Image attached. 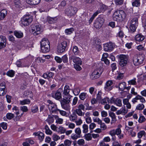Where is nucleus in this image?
<instances>
[{"mask_svg":"<svg viewBox=\"0 0 146 146\" xmlns=\"http://www.w3.org/2000/svg\"><path fill=\"white\" fill-rule=\"evenodd\" d=\"M123 102L124 105H126V107L127 108H131V106L129 102V100L127 98L123 99Z\"/></svg>","mask_w":146,"mask_h":146,"instance_id":"obj_31","label":"nucleus"},{"mask_svg":"<svg viewBox=\"0 0 146 146\" xmlns=\"http://www.w3.org/2000/svg\"><path fill=\"white\" fill-rule=\"evenodd\" d=\"M110 80H108L106 83L105 85L104 88L105 90L108 91L110 90Z\"/></svg>","mask_w":146,"mask_h":146,"instance_id":"obj_45","label":"nucleus"},{"mask_svg":"<svg viewBox=\"0 0 146 146\" xmlns=\"http://www.w3.org/2000/svg\"><path fill=\"white\" fill-rule=\"evenodd\" d=\"M31 28L32 32L35 35H37L41 33L42 27L40 25H33Z\"/></svg>","mask_w":146,"mask_h":146,"instance_id":"obj_11","label":"nucleus"},{"mask_svg":"<svg viewBox=\"0 0 146 146\" xmlns=\"http://www.w3.org/2000/svg\"><path fill=\"white\" fill-rule=\"evenodd\" d=\"M58 20L57 17H48L47 19V21L50 24H53L56 22Z\"/></svg>","mask_w":146,"mask_h":146,"instance_id":"obj_24","label":"nucleus"},{"mask_svg":"<svg viewBox=\"0 0 146 146\" xmlns=\"http://www.w3.org/2000/svg\"><path fill=\"white\" fill-rule=\"evenodd\" d=\"M122 127L121 125H119L118 126V128L116 129H113L110 131V135L111 136H115V135H119L121 132V131L120 129Z\"/></svg>","mask_w":146,"mask_h":146,"instance_id":"obj_17","label":"nucleus"},{"mask_svg":"<svg viewBox=\"0 0 146 146\" xmlns=\"http://www.w3.org/2000/svg\"><path fill=\"white\" fill-rule=\"evenodd\" d=\"M52 137L53 140L54 141H57L60 139V137L55 133L53 135Z\"/></svg>","mask_w":146,"mask_h":146,"instance_id":"obj_57","label":"nucleus"},{"mask_svg":"<svg viewBox=\"0 0 146 146\" xmlns=\"http://www.w3.org/2000/svg\"><path fill=\"white\" fill-rule=\"evenodd\" d=\"M77 143L80 146H83L85 144V141L84 139H80L78 140Z\"/></svg>","mask_w":146,"mask_h":146,"instance_id":"obj_44","label":"nucleus"},{"mask_svg":"<svg viewBox=\"0 0 146 146\" xmlns=\"http://www.w3.org/2000/svg\"><path fill=\"white\" fill-rule=\"evenodd\" d=\"M72 141L68 139L66 140L64 142V145L66 146H69L70 145Z\"/></svg>","mask_w":146,"mask_h":146,"instance_id":"obj_62","label":"nucleus"},{"mask_svg":"<svg viewBox=\"0 0 146 146\" xmlns=\"http://www.w3.org/2000/svg\"><path fill=\"white\" fill-rule=\"evenodd\" d=\"M9 1L10 2H13L14 4L16 7H19L20 6L21 3L19 0H10Z\"/></svg>","mask_w":146,"mask_h":146,"instance_id":"obj_43","label":"nucleus"},{"mask_svg":"<svg viewBox=\"0 0 146 146\" xmlns=\"http://www.w3.org/2000/svg\"><path fill=\"white\" fill-rule=\"evenodd\" d=\"M80 65L78 64H74V68L76 70L79 71L82 70V68Z\"/></svg>","mask_w":146,"mask_h":146,"instance_id":"obj_61","label":"nucleus"},{"mask_svg":"<svg viewBox=\"0 0 146 146\" xmlns=\"http://www.w3.org/2000/svg\"><path fill=\"white\" fill-rule=\"evenodd\" d=\"M14 35L18 38H20L23 37V34L21 31H15L14 32Z\"/></svg>","mask_w":146,"mask_h":146,"instance_id":"obj_35","label":"nucleus"},{"mask_svg":"<svg viewBox=\"0 0 146 146\" xmlns=\"http://www.w3.org/2000/svg\"><path fill=\"white\" fill-rule=\"evenodd\" d=\"M41 51L46 53L49 52L50 49V42L46 38L42 39L40 42Z\"/></svg>","mask_w":146,"mask_h":146,"instance_id":"obj_2","label":"nucleus"},{"mask_svg":"<svg viewBox=\"0 0 146 146\" xmlns=\"http://www.w3.org/2000/svg\"><path fill=\"white\" fill-rule=\"evenodd\" d=\"M75 133L81 137V130L79 127L76 128L74 130Z\"/></svg>","mask_w":146,"mask_h":146,"instance_id":"obj_54","label":"nucleus"},{"mask_svg":"<svg viewBox=\"0 0 146 146\" xmlns=\"http://www.w3.org/2000/svg\"><path fill=\"white\" fill-rule=\"evenodd\" d=\"M109 99L108 98H105L104 99H103L101 101V103L102 104H105L106 103V104L108 103L109 104Z\"/></svg>","mask_w":146,"mask_h":146,"instance_id":"obj_56","label":"nucleus"},{"mask_svg":"<svg viewBox=\"0 0 146 146\" xmlns=\"http://www.w3.org/2000/svg\"><path fill=\"white\" fill-rule=\"evenodd\" d=\"M61 90L60 88L56 92L53 91L51 94V96L52 97L57 100H59L62 98V95L60 90Z\"/></svg>","mask_w":146,"mask_h":146,"instance_id":"obj_14","label":"nucleus"},{"mask_svg":"<svg viewBox=\"0 0 146 146\" xmlns=\"http://www.w3.org/2000/svg\"><path fill=\"white\" fill-rule=\"evenodd\" d=\"M7 11L5 9H3L0 12V21L4 19L7 14Z\"/></svg>","mask_w":146,"mask_h":146,"instance_id":"obj_27","label":"nucleus"},{"mask_svg":"<svg viewBox=\"0 0 146 146\" xmlns=\"http://www.w3.org/2000/svg\"><path fill=\"white\" fill-rule=\"evenodd\" d=\"M20 104L22 105L29 104L31 102L30 100L28 99H24L20 101Z\"/></svg>","mask_w":146,"mask_h":146,"instance_id":"obj_38","label":"nucleus"},{"mask_svg":"<svg viewBox=\"0 0 146 146\" xmlns=\"http://www.w3.org/2000/svg\"><path fill=\"white\" fill-rule=\"evenodd\" d=\"M94 43L95 45L96 46L100 44L101 40L98 38H94Z\"/></svg>","mask_w":146,"mask_h":146,"instance_id":"obj_52","label":"nucleus"},{"mask_svg":"<svg viewBox=\"0 0 146 146\" xmlns=\"http://www.w3.org/2000/svg\"><path fill=\"white\" fill-rule=\"evenodd\" d=\"M77 118V115L74 113L72 114V115H70L69 116V118L70 120L72 121H76Z\"/></svg>","mask_w":146,"mask_h":146,"instance_id":"obj_41","label":"nucleus"},{"mask_svg":"<svg viewBox=\"0 0 146 146\" xmlns=\"http://www.w3.org/2000/svg\"><path fill=\"white\" fill-rule=\"evenodd\" d=\"M33 134L36 136H38V139L41 141H42L44 138V134L40 132H35L33 133Z\"/></svg>","mask_w":146,"mask_h":146,"instance_id":"obj_23","label":"nucleus"},{"mask_svg":"<svg viewBox=\"0 0 146 146\" xmlns=\"http://www.w3.org/2000/svg\"><path fill=\"white\" fill-rule=\"evenodd\" d=\"M104 49L105 51H108L110 50L109 45L108 43H106L103 44Z\"/></svg>","mask_w":146,"mask_h":146,"instance_id":"obj_47","label":"nucleus"},{"mask_svg":"<svg viewBox=\"0 0 146 146\" xmlns=\"http://www.w3.org/2000/svg\"><path fill=\"white\" fill-rule=\"evenodd\" d=\"M104 19L101 17H98L95 20L94 24V27L96 29L100 28L103 24Z\"/></svg>","mask_w":146,"mask_h":146,"instance_id":"obj_13","label":"nucleus"},{"mask_svg":"<svg viewBox=\"0 0 146 146\" xmlns=\"http://www.w3.org/2000/svg\"><path fill=\"white\" fill-rule=\"evenodd\" d=\"M145 118L143 115L140 116L139 119L138 121L139 123H142L145 121Z\"/></svg>","mask_w":146,"mask_h":146,"instance_id":"obj_59","label":"nucleus"},{"mask_svg":"<svg viewBox=\"0 0 146 146\" xmlns=\"http://www.w3.org/2000/svg\"><path fill=\"white\" fill-rule=\"evenodd\" d=\"M56 132L60 134L64 133L66 132V129L63 127L60 126L58 127Z\"/></svg>","mask_w":146,"mask_h":146,"instance_id":"obj_33","label":"nucleus"},{"mask_svg":"<svg viewBox=\"0 0 146 146\" xmlns=\"http://www.w3.org/2000/svg\"><path fill=\"white\" fill-rule=\"evenodd\" d=\"M41 0H26L27 2L31 5H36L38 4Z\"/></svg>","mask_w":146,"mask_h":146,"instance_id":"obj_28","label":"nucleus"},{"mask_svg":"<svg viewBox=\"0 0 146 146\" xmlns=\"http://www.w3.org/2000/svg\"><path fill=\"white\" fill-rule=\"evenodd\" d=\"M145 132L144 131H139L137 134L138 137L140 138H141L143 135H145Z\"/></svg>","mask_w":146,"mask_h":146,"instance_id":"obj_60","label":"nucleus"},{"mask_svg":"<svg viewBox=\"0 0 146 146\" xmlns=\"http://www.w3.org/2000/svg\"><path fill=\"white\" fill-rule=\"evenodd\" d=\"M77 11V9L76 7L70 6L66 9L65 13L67 16L71 17L74 15L76 13Z\"/></svg>","mask_w":146,"mask_h":146,"instance_id":"obj_5","label":"nucleus"},{"mask_svg":"<svg viewBox=\"0 0 146 146\" xmlns=\"http://www.w3.org/2000/svg\"><path fill=\"white\" fill-rule=\"evenodd\" d=\"M76 113L79 116H83L84 115V113L82 112V110L77 108L75 110Z\"/></svg>","mask_w":146,"mask_h":146,"instance_id":"obj_42","label":"nucleus"},{"mask_svg":"<svg viewBox=\"0 0 146 146\" xmlns=\"http://www.w3.org/2000/svg\"><path fill=\"white\" fill-rule=\"evenodd\" d=\"M70 58L72 60L73 62L75 64H78L80 65L82 64V61L80 58L79 57L73 55L70 57Z\"/></svg>","mask_w":146,"mask_h":146,"instance_id":"obj_19","label":"nucleus"},{"mask_svg":"<svg viewBox=\"0 0 146 146\" xmlns=\"http://www.w3.org/2000/svg\"><path fill=\"white\" fill-rule=\"evenodd\" d=\"M144 58L142 55L135 56L133 58V63L135 66H139L142 64L143 62Z\"/></svg>","mask_w":146,"mask_h":146,"instance_id":"obj_8","label":"nucleus"},{"mask_svg":"<svg viewBox=\"0 0 146 146\" xmlns=\"http://www.w3.org/2000/svg\"><path fill=\"white\" fill-rule=\"evenodd\" d=\"M70 102V99L63 98L61 102L62 107L64 110L69 111L70 109V107L69 103Z\"/></svg>","mask_w":146,"mask_h":146,"instance_id":"obj_7","label":"nucleus"},{"mask_svg":"<svg viewBox=\"0 0 146 146\" xmlns=\"http://www.w3.org/2000/svg\"><path fill=\"white\" fill-rule=\"evenodd\" d=\"M101 12V11L100 10L98 9L94 13L89 21V24H91V23L95 17L97 16L98 14L100 13Z\"/></svg>","mask_w":146,"mask_h":146,"instance_id":"obj_26","label":"nucleus"},{"mask_svg":"<svg viewBox=\"0 0 146 146\" xmlns=\"http://www.w3.org/2000/svg\"><path fill=\"white\" fill-rule=\"evenodd\" d=\"M6 74L8 76L10 77H12L14 76L15 72L13 70H11L7 72Z\"/></svg>","mask_w":146,"mask_h":146,"instance_id":"obj_51","label":"nucleus"},{"mask_svg":"<svg viewBox=\"0 0 146 146\" xmlns=\"http://www.w3.org/2000/svg\"><path fill=\"white\" fill-rule=\"evenodd\" d=\"M70 90L69 86L67 85L65 86L63 92V98L71 99L72 96L69 94Z\"/></svg>","mask_w":146,"mask_h":146,"instance_id":"obj_10","label":"nucleus"},{"mask_svg":"<svg viewBox=\"0 0 146 146\" xmlns=\"http://www.w3.org/2000/svg\"><path fill=\"white\" fill-rule=\"evenodd\" d=\"M38 110V107L37 106L35 105L31 108V111L33 113L36 112Z\"/></svg>","mask_w":146,"mask_h":146,"instance_id":"obj_63","label":"nucleus"},{"mask_svg":"<svg viewBox=\"0 0 146 146\" xmlns=\"http://www.w3.org/2000/svg\"><path fill=\"white\" fill-rule=\"evenodd\" d=\"M33 21L32 18L30 15H25L21 18L20 24L22 26H27L30 24Z\"/></svg>","mask_w":146,"mask_h":146,"instance_id":"obj_4","label":"nucleus"},{"mask_svg":"<svg viewBox=\"0 0 146 146\" xmlns=\"http://www.w3.org/2000/svg\"><path fill=\"white\" fill-rule=\"evenodd\" d=\"M35 61L38 63H43L45 61V60L42 59L41 58L38 57L35 59Z\"/></svg>","mask_w":146,"mask_h":146,"instance_id":"obj_53","label":"nucleus"},{"mask_svg":"<svg viewBox=\"0 0 146 146\" xmlns=\"http://www.w3.org/2000/svg\"><path fill=\"white\" fill-rule=\"evenodd\" d=\"M124 0H115V2L116 5H121L123 4Z\"/></svg>","mask_w":146,"mask_h":146,"instance_id":"obj_58","label":"nucleus"},{"mask_svg":"<svg viewBox=\"0 0 146 146\" xmlns=\"http://www.w3.org/2000/svg\"><path fill=\"white\" fill-rule=\"evenodd\" d=\"M73 52L75 55H78L80 53V51L78 49V48L76 46H74L72 49Z\"/></svg>","mask_w":146,"mask_h":146,"instance_id":"obj_36","label":"nucleus"},{"mask_svg":"<svg viewBox=\"0 0 146 146\" xmlns=\"http://www.w3.org/2000/svg\"><path fill=\"white\" fill-rule=\"evenodd\" d=\"M7 92L6 89V84L3 82L0 84V96H2L5 94Z\"/></svg>","mask_w":146,"mask_h":146,"instance_id":"obj_16","label":"nucleus"},{"mask_svg":"<svg viewBox=\"0 0 146 146\" xmlns=\"http://www.w3.org/2000/svg\"><path fill=\"white\" fill-rule=\"evenodd\" d=\"M72 91L75 96H77L80 92V90L79 88H77L74 89Z\"/></svg>","mask_w":146,"mask_h":146,"instance_id":"obj_46","label":"nucleus"},{"mask_svg":"<svg viewBox=\"0 0 146 146\" xmlns=\"http://www.w3.org/2000/svg\"><path fill=\"white\" fill-rule=\"evenodd\" d=\"M48 108L50 112L54 113L58 111V109L57 108V106L54 103H52L48 105Z\"/></svg>","mask_w":146,"mask_h":146,"instance_id":"obj_20","label":"nucleus"},{"mask_svg":"<svg viewBox=\"0 0 146 146\" xmlns=\"http://www.w3.org/2000/svg\"><path fill=\"white\" fill-rule=\"evenodd\" d=\"M74 30V29L73 28H71L66 29L65 32L67 34H70L73 32Z\"/></svg>","mask_w":146,"mask_h":146,"instance_id":"obj_55","label":"nucleus"},{"mask_svg":"<svg viewBox=\"0 0 146 146\" xmlns=\"http://www.w3.org/2000/svg\"><path fill=\"white\" fill-rule=\"evenodd\" d=\"M121 28L119 26H117L115 27V29L117 31H119V32L118 33L117 36H119L121 38H122L123 37L124 34L123 32L121 30Z\"/></svg>","mask_w":146,"mask_h":146,"instance_id":"obj_22","label":"nucleus"},{"mask_svg":"<svg viewBox=\"0 0 146 146\" xmlns=\"http://www.w3.org/2000/svg\"><path fill=\"white\" fill-rule=\"evenodd\" d=\"M144 104H138L136 107V109L138 110H142L144 108Z\"/></svg>","mask_w":146,"mask_h":146,"instance_id":"obj_48","label":"nucleus"},{"mask_svg":"<svg viewBox=\"0 0 146 146\" xmlns=\"http://www.w3.org/2000/svg\"><path fill=\"white\" fill-rule=\"evenodd\" d=\"M6 38L5 36H0V49L5 47Z\"/></svg>","mask_w":146,"mask_h":146,"instance_id":"obj_18","label":"nucleus"},{"mask_svg":"<svg viewBox=\"0 0 146 146\" xmlns=\"http://www.w3.org/2000/svg\"><path fill=\"white\" fill-rule=\"evenodd\" d=\"M54 115H49L48 117L46 120V121L47 122L49 125L52 123L54 121Z\"/></svg>","mask_w":146,"mask_h":146,"instance_id":"obj_25","label":"nucleus"},{"mask_svg":"<svg viewBox=\"0 0 146 146\" xmlns=\"http://www.w3.org/2000/svg\"><path fill=\"white\" fill-rule=\"evenodd\" d=\"M82 132L84 133H87L88 131V125L84 124L82 125Z\"/></svg>","mask_w":146,"mask_h":146,"instance_id":"obj_39","label":"nucleus"},{"mask_svg":"<svg viewBox=\"0 0 146 146\" xmlns=\"http://www.w3.org/2000/svg\"><path fill=\"white\" fill-rule=\"evenodd\" d=\"M84 138L87 141H90L92 139V134L88 133L85 134L84 136Z\"/></svg>","mask_w":146,"mask_h":146,"instance_id":"obj_34","label":"nucleus"},{"mask_svg":"<svg viewBox=\"0 0 146 146\" xmlns=\"http://www.w3.org/2000/svg\"><path fill=\"white\" fill-rule=\"evenodd\" d=\"M44 129L45 130V133L46 134L49 135H51L52 133V131L50 130L47 125L45 126Z\"/></svg>","mask_w":146,"mask_h":146,"instance_id":"obj_40","label":"nucleus"},{"mask_svg":"<svg viewBox=\"0 0 146 146\" xmlns=\"http://www.w3.org/2000/svg\"><path fill=\"white\" fill-rule=\"evenodd\" d=\"M126 84L125 82H123L119 83V89L121 91H123L125 89H128V88L126 87Z\"/></svg>","mask_w":146,"mask_h":146,"instance_id":"obj_30","label":"nucleus"},{"mask_svg":"<svg viewBox=\"0 0 146 146\" xmlns=\"http://www.w3.org/2000/svg\"><path fill=\"white\" fill-rule=\"evenodd\" d=\"M108 56V53H104L102 55V60L104 61L105 64L107 65H109L110 64V61L107 58Z\"/></svg>","mask_w":146,"mask_h":146,"instance_id":"obj_21","label":"nucleus"},{"mask_svg":"<svg viewBox=\"0 0 146 146\" xmlns=\"http://www.w3.org/2000/svg\"><path fill=\"white\" fill-rule=\"evenodd\" d=\"M126 17V13L122 10H119L115 11L113 15V20L118 22L123 21Z\"/></svg>","mask_w":146,"mask_h":146,"instance_id":"obj_1","label":"nucleus"},{"mask_svg":"<svg viewBox=\"0 0 146 146\" xmlns=\"http://www.w3.org/2000/svg\"><path fill=\"white\" fill-rule=\"evenodd\" d=\"M54 118L56 120V122L57 124H61L62 123L63 121V119L61 118H59L58 116L57 115H54Z\"/></svg>","mask_w":146,"mask_h":146,"instance_id":"obj_32","label":"nucleus"},{"mask_svg":"<svg viewBox=\"0 0 146 146\" xmlns=\"http://www.w3.org/2000/svg\"><path fill=\"white\" fill-rule=\"evenodd\" d=\"M14 116V114L11 113H8L6 115L7 118L9 119H11Z\"/></svg>","mask_w":146,"mask_h":146,"instance_id":"obj_64","label":"nucleus"},{"mask_svg":"<svg viewBox=\"0 0 146 146\" xmlns=\"http://www.w3.org/2000/svg\"><path fill=\"white\" fill-rule=\"evenodd\" d=\"M81 137L76 134H72L71 138V139L74 140H76L78 138H80Z\"/></svg>","mask_w":146,"mask_h":146,"instance_id":"obj_49","label":"nucleus"},{"mask_svg":"<svg viewBox=\"0 0 146 146\" xmlns=\"http://www.w3.org/2000/svg\"><path fill=\"white\" fill-rule=\"evenodd\" d=\"M67 46V42L66 41H63L59 44L57 46V52L58 53H62L65 50Z\"/></svg>","mask_w":146,"mask_h":146,"instance_id":"obj_12","label":"nucleus"},{"mask_svg":"<svg viewBox=\"0 0 146 146\" xmlns=\"http://www.w3.org/2000/svg\"><path fill=\"white\" fill-rule=\"evenodd\" d=\"M103 71V69L100 67L96 68L92 73L90 78L92 80L98 78L101 75Z\"/></svg>","mask_w":146,"mask_h":146,"instance_id":"obj_6","label":"nucleus"},{"mask_svg":"<svg viewBox=\"0 0 146 146\" xmlns=\"http://www.w3.org/2000/svg\"><path fill=\"white\" fill-rule=\"evenodd\" d=\"M88 95L86 93L83 92L80 94L79 95L80 98L82 100H84Z\"/></svg>","mask_w":146,"mask_h":146,"instance_id":"obj_37","label":"nucleus"},{"mask_svg":"<svg viewBox=\"0 0 146 146\" xmlns=\"http://www.w3.org/2000/svg\"><path fill=\"white\" fill-rule=\"evenodd\" d=\"M117 57L119 58L120 65L122 67L125 66L127 63L128 60L127 56L122 54L118 55Z\"/></svg>","mask_w":146,"mask_h":146,"instance_id":"obj_9","label":"nucleus"},{"mask_svg":"<svg viewBox=\"0 0 146 146\" xmlns=\"http://www.w3.org/2000/svg\"><path fill=\"white\" fill-rule=\"evenodd\" d=\"M145 38V37L143 35L138 34L136 35L135 37V40L139 42L143 40Z\"/></svg>","mask_w":146,"mask_h":146,"instance_id":"obj_29","label":"nucleus"},{"mask_svg":"<svg viewBox=\"0 0 146 146\" xmlns=\"http://www.w3.org/2000/svg\"><path fill=\"white\" fill-rule=\"evenodd\" d=\"M139 17L136 16L134 17L131 20L130 22V25L129 29L131 32L133 33L135 32L136 29L137 27L138 24V19Z\"/></svg>","mask_w":146,"mask_h":146,"instance_id":"obj_3","label":"nucleus"},{"mask_svg":"<svg viewBox=\"0 0 146 146\" xmlns=\"http://www.w3.org/2000/svg\"><path fill=\"white\" fill-rule=\"evenodd\" d=\"M110 103L114 104L119 107L121 106L122 105L121 100L119 98L115 99L113 97H112L110 100Z\"/></svg>","mask_w":146,"mask_h":146,"instance_id":"obj_15","label":"nucleus"},{"mask_svg":"<svg viewBox=\"0 0 146 146\" xmlns=\"http://www.w3.org/2000/svg\"><path fill=\"white\" fill-rule=\"evenodd\" d=\"M20 110L21 111H23V113L26 112L28 111V109L27 107L26 106H22L20 107Z\"/></svg>","mask_w":146,"mask_h":146,"instance_id":"obj_50","label":"nucleus"}]
</instances>
